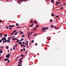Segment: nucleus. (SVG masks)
Instances as JSON below:
<instances>
[{
    "mask_svg": "<svg viewBox=\"0 0 66 66\" xmlns=\"http://www.w3.org/2000/svg\"><path fill=\"white\" fill-rule=\"evenodd\" d=\"M4 36H5V37H7V34H6V35H4Z\"/></svg>",
    "mask_w": 66,
    "mask_h": 66,
    "instance_id": "19",
    "label": "nucleus"
},
{
    "mask_svg": "<svg viewBox=\"0 0 66 66\" xmlns=\"http://www.w3.org/2000/svg\"><path fill=\"white\" fill-rule=\"evenodd\" d=\"M33 23L31 25H30V27H32L33 26V25H34L33 23Z\"/></svg>",
    "mask_w": 66,
    "mask_h": 66,
    "instance_id": "11",
    "label": "nucleus"
},
{
    "mask_svg": "<svg viewBox=\"0 0 66 66\" xmlns=\"http://www.w3.org/2000/svg\"><path fill=\"white\" fill-rule=\"evenodd\" d=\"M2 53H3V51H1L0 52V53L1 54Z\"/></svg>",
    "mask_w": 66,
    "mask_h": 66,
    "instance_id": "22",
    "label": "nucleus"
},
{
    "mask_svg": "<svg viewBox=\"0 0 66 66\" xmlns=\"http://www.w3.org/2000/svg\"><path fill=\"white\" fill-rule=\"evenodd\" d=\"M22 43H23V44H25V43H24V42H22Z\"/></svg>",
    "mask_w": 66,
    "mask_h": 66,
    "instance_id": "48",
    "label": "nucleus"
},
{
    "mask_svg": "<svg viewBox=\"0 0 66 66\" xmlns=\"http://www.w3.org/2000/svg\"><path fill=\"white\" fill-rule=\"evenodd\" d=\"M23 45H20V46H21V47Z\"/></svg>",
    "mask_w": 66,
    "mask_h": 66,
    "instance_id": "60",
    "label": "nucleus"
},
{
    "mask_svg": "<svg viewBox=\"0 0 66 66\" xmlns=\"http://www.w3.org/2000/svg\"><path fill=\"white\" fill-rule=\"evenodd\" d=\"M23 51V50L21 49V51Z\"/></svg>",
    "mask_w": 66,
    "mask_h": 66,
    "instance_id": "56",
    "label": "nucleus"
},
{
    "mask_svg": "<svg viewBox=\"0 0 66 66\" xmlns=\"http://www.w3.org/2000/svg\"><path fill=\"white\" fill-rule=\"evenodd\" d=\"M61 9H63V7H62L60 8Z\"/></svg>",
    "mask_w": 66,
    "mask_h": 66,
    "instance_id": "40",
    "label": "nucleus"
},
{
    "mask_svg": "<svg viewBox=\"0 0 66 66\" xmlns=\"http://www.w3.org/2000/svg\"><path fill=\"white\" fill-rule=\"evenodd\" d=\"M19 57H18L17 58V60H16V61H17V60H18V58H19Z\"/></svg>",
    "mask_w": 66,
    "mask_h": 66,
    "instance_id": "55",
    "label": "nucleus"
},
{
    "mask_svg": "<svg viewBox=\"0 0 66 66\" xmlns=\"http://www.w3.org/2000/svg\"><path fill=\"white\" fill-rule=\"evenodd\" d=\"M43 28V31L44 32H45L46 31L45 30H47V29H48V27H44V28Z\"/></svg>",
    "mask_w": 66,
    "mask_h": 66,
    "instance_id": "2",
    "label": "nucleus"
},
{
    "mask_svg": "<svg viewBox=\"0 0 66 66\" xmlns=\"http://www.w3.org/2000/svg\"><path fill=\"white\" fill-rule=\"evenodd\" d=\"M8 53H9V50H8Z\"/></svg>",
    "mask_w": 66,
    "mask_h": 66,
    "instance_id": "64",
    "label": "nucleus"
},
{
    "mask_svg": "<svg viewBox=\"0 0 66 66\" xmlns=\"http://www.w3.org/2000/svg\"><path fill=\"white\" fill-rule=\"evenodd\" d=\"M31 33L29 34H28V37H30V36H31Z\"/></svg>",
    "mask_w": 66,
    "mask_h": 66,
    "instance_id": "7",
    "label": "nucleus"
},
{
    "mask_svg": "<svg viewBox=\"0 0 66 66\" xmlns=\"http://www.w3.org/2000/svg\"><path fill=\"white\" fill-rule=\"evenodd\" d=\"M15 48H13V50H15Z\"/></svg>",
    "mask_w": 66,
    "mask_h": 66,
    "instance_id": "62",
    "label": "nucleus"
},
{
    "mask_svg": "<svg viewBox=\"0 0 66 66\" xmlns=\"http://www.w3.org/2000/svg\"><path fill=\"white\" fill-rule=\"evenodd\" d=\"M51 3L53 4H54V0H51Z\"/></svg>",
    "mask_w": 66,
    "mask_h": 66,
    "instance_id": "13",
    "label": "nucleus"
},
{
    "mask_svg": "<svg viewBox=\"0 0 66 66\" xmlns=\"http://www.w3.org/2000/svg\"><path fill=\"white\" fill-rule=\"evenodd\" d=\"M47 39H48L49 40H50V39H47Z\"/></svg>",
    "mask_w": 66,
    "mask_h": 66,
    "instance_id": "53",
    "label": "nucleus"
},
{
    "mask_svg": "<svg viewBox=\"0 0 66 66\" xmlns=\"http://www.w3.org/2000/svg\"><path fill=\"white\" fill-rule=\"evenodd\" d=\"M23 51H25L26 50H25V48H23Z\"/></svg>",
    "mask_w": 66,
    "mask_h": 66,
    "instance_id": "36",
    "label": "nucleus"
},
{
    "mask_svg": "<svg viewBox=\"0 0 66 66\" xmlns=\"http://www.w3.org/2000/svg\"><path fill=\"white\" fill-rule=\"evenodd\" d=\"M23 32H21L20 34H23Z\"/></svg>",
    "mask_w": 66,
    "mask_h": 66,
    "instance_id": "34",
    "label": "nucleus"
},
{
    "mask_svg": "<svg viewBox=\"0 0 66 66\" xmlns=\"http://www.w3.org/2000/svg\"><path fill=\"white\" fill-rule=\"evenodd\" d=\"M55 16V15L53 13H51V16Z\"/></svg>",
    "mask_w": 66,
    "mask_h": 66,
    "instance_id": "9",
    "label": "nucleus"
},
{
    "mask_svg": "<svg viewBox=\"0 0 66 66\" xmlns=\"http://www.w3.org/2000/svg\"><path fill=\"white\" fill-rule=\"evenodd\" d=\"M52 19L50 20V22H52Z\"/></svg>",
    "mask_w": 66,
    "mask_h": 66,
    "instance_id": "20",
    "label": "nucleus"
},
{
    "mask_svg": "<svg viewBox=\"0 0 66 66\" xmlns=\"http://www.w3.org/2000/svg\"><path fill=\"white\" fill-rule=\"evenodd\" d=\"M56 17L58 18L59 17V16L58 15V16H57V15H56Z\"/></svg>",
    "mask_w": 66,
    "mask_h": 66,
    "instance_id": "32",
    "label": "nucleus"
},
{
    "mask_svg": "<svg viewBox=\"0 0 66 66\" xmlns=\"http://www.w3.org/2000/svg\"><path fill=\"white\" fill-rule=\"evenodd\" d=\"M18 33V32H15V35H17V34Z\"/></svg>",
    "mask_w": 66,
    "mask_h": 66,
    "instance_id": "14",
    "label": "nucleus"
},
{
    "mask_svg": "<svg viewBox=\"0 0 66 66\" xmlns=\"http://www.w3.org/2000/svg\"><path fill=\"white\" fill-rule=\"evenodd\" d=\"M5 28H7V29H8L9 28V27H8L7 26H5Z\"/></svg>",
    "mask_w": 66,
    "mask_h": 66,
    "instance_id": "28",
    "label": "nucleus"
},
{
    "mask_svg": "<svg viewBox=\"0 0 66 66\" xmlns=\"http://www.w3.org/2000/svg\"><path fill=\"white\" fill-rule=\"evenodd\" d=\"M11 38V37H9L8 38V39L9 40H10V39Z\"/></svg>",
    "mask_w": 66,
    "mask_h": 66,
    "instance_id": "25",
    "label": "nucleus"
},
{
    "mask_svg": "<svg viewBox=\"0 0 66 66\" xmlns=\"http://www.w3.org/2000/svg\"><path fill=\"white\" fill-rule=\"evenodd\" d=\"M11 26H13V27H15V25H12Z\"/></svg>",
    "mask_w": 66,
    "mask_h": 66,
    "instance_id": "41",
    "label": "nucleus"
},
{
    "mask_svg": "<svg viewBox=\"0 0 66 66\" xmlns=\"http://www.w3.org/2000/svg\"><path fill=\"white\" fill-rule=\"evenodd\" d=\"M22 58H20V59L19 60V61H18V63H19V64L18 65V66H21L22 64L21 63L22 62Z\"/></svg>",
    "mask_w": 66,
    "mask_h": 66,
    "instance_id": "1",
    "label": "nucleus"
},
{
    "mask_svg": "<svg viewBox=\"0 0 66 66\" xmlns=\"http://www.w3.org/2000/svg\"><path fill=\"white\" fill-rule=\"evenodd\" d=\"M30 45H31V42H30Z\"/></svg>",
    "mask_w": 66,
    "mask_h": 66,
    "instance_id": "57",
    "label": "nucleus"
},
{
    "mask_svg": "<svg viewBox=\"0 0 66 66\" xmlns=\"http://www.w3.org/2000/svg\"><path fill=\"white\" fill-rule=\"evenodd\" d=\"M57 47H56L55 48V50H57Z\"/></svg>",
    "mask_w": 66,
    "mask_h": 66,
    "instance_id": "50",
    "label": "nucleus"
},
{
    "mask_svg": "<svg viewBox=\"0 0 66 66\" xmlns=\"http://www.w3.org/2000/svg\"><path fill=\"white\" fill-rule=\"evenodd\" d=\"M2 20H0V22L1 23L2 22Z\"/></svg>",
    "mask_w": 66,
    "mask_h": 66,
    "instance_id": "47",
    "label": "nucleus"
},
{
    "mask_svg": "<svg viewBox=\"0 0 66 66\" xmlns=\"http://www.w3.org/2000/svg\"><path fill=\"white\" fill-rule=\"evenodd\" d=\"M14 39H15L17 40H19V39H17L16 38H14Z\"/></svg>",
    "mask_w": 66,
    "mask_h": 66,
    "instance_id": "38",
    "label": "nucleus"
},
{
    "mask_svg": "<svg viewBox=\"0 0 66 66\" xmlns=\"http://www.w3.org/2000/svg\"><path fill=\"white\" fill-rule=\"evenodd\" d=\"M37 43H35V45L36 46H37Z\"/></svg>",
    "mask_w": 66,
    "mask_h": 66,
    "instance_id": "37",
    "label": "nucleus"
},
{
    "mask_svg": "<svg viewBox=\"0 0 66 66\" xmlns=\"http://www.w3.org/2000/svg\"><path fill=\"white\" fill-rule=\"evenodd\" d=\"M21 41H23V39H21Z\"/></svg>",
    "mask_w": 66,
    "mask_h": 66,
    "instance_id": "45",
    "label": "nucleus"
},
{
    "mask_svg": "<svg viewBox=\"0 0 66 66\" xmlns=\"http://www.w3.org/2000/svg\"><path fill=\"white\" fill-rule=\"evenodd\" d=\"M22 37L23 38L24 37V35H22Z\"/></svg>",
    "mask_w": 66,
    "mask_h": 66,
    "instance_id": "39",
    "label": "nucleus"
},
{
    "mask_svg": "<svg viewBox=\"0 0 66 66\" xmlns=\"http://www.w3.org/2000/svg\"><path fill=\"white\" fill-rule=\"evenodd\" d=\"M13 32H16V30H14V31H13Z\"/></svg>",
    "mask_w": 66,
    "mask_h": 66,
    "instance_id": "27",
    "label": "nucleus"
},
{
    "mask_svg": "<svg viewBox=\"0 0 66 66\" xmlns=\"http://www.w3.org/2000/svg\"><path fill=\"white\" fill-rule=\"evenodd\" d=\"M18 3L19 4H20L21 5V3H20V2L19 3Z\"/></svg>",
    "mask_w": 66,
    "mask_h": 66,
    "instance_id": "59",
    "label": "nucleus"
},
{
    "mask_svg": "<svg viewBox=\"0 0 66 66\" xmlns=\"http://www.w3.org/2000/svg\"><path fill=\"white\" fill-rule=\"evenodd\" d=\"M4 47L3 46H1L0 47V49H2Z\"/></svg>",
    "mask_w": 66,
    "mask_h": 66,
    "instance_id": "10",
    "label": "nucleus"
},
{
    "mask_svg": "<svg viewBox=\"0 0 66 66\" xmlns=\"http://www.w3.org/2000/svg\"><path fill=\"white\" fill-rule=\"evenodd\" d=\"M63 5H66V4H63Z\"/></svg>",
    "mask_w": 66,
    "mask_h": 66,
    "instance_id": "63",
    "label": "nucleus"
},
{
    "mask_svg": "<svg viewBox=\"0 0 66 66\" xmlns=\"http://www.w3.org/2000/svg\"><path fill=\"white\" fill-rule=\"evenodd\" d=\"M20 42V41H16V42Z\"/></svg>",
    "mask_w": 66,
    "mask_h": 66,
    "instance_id": "61",
    "label": "nucleus"
},
{
    "mask_svg": "<svg viewBox=\"0 0 66 66\" xmlns=\"http://www.w3.org/2000/svg\"><path fill=\"white\" fill-rule=\"evenodd\" d=\"M32 43H34V40H32V41L31 42Z\"/></svg>",
    "mask_w": 66,
    "mask_h": 66,
    "instance_id": "43",
    "label": "nucleus"
},
{
    "mask_svg": "<svg viewBox=\"0 0 66 66\" xmlns=\"http://www.w3.org/2000/svg\"><path fill=\"white\" fill-rule=\"evenodd\" d=\"M8 46H7V47H6V49H8Z\"/></svg>",
    "mask_w": 66,
    "mask_h": 66,
    "instance_id": "35",
    "label": "nucleus"
},
{
    "mask_svg": "<svg viewBox=\"0 0 66 66\" xmlns=\"http://www.w3.org/2000/svg\"><path fill=\"white\" fill-rule=\"evenodd\" d=\"M18 1H19L20 2H21L22 3V0H19Z\"/></svg>",
    "mask_w": 66,
    "mask_h": 66,
    "instance_id": "29",
    "label": "nucleus"
},
{
    "mask_svg": "<svg viewBox=\"0 0 66 66\" xmlns=\"http://www.w3.org/2000/svg\"><path fill=\"white\" fill-rule=\"evenodd\" d=\"M21 57H23V55H21Z\"/></svg>",
    "mask_w": 66,
    "mask_h": 66,
    "instance_id": "52",
    "label": "nucleus"
},
{
    "mask_svg": "<svg viewBox=\"0 0 66 66\" xmlns=\"http://www.w3.org/2000/svg\"><path fill=\"white\" fill-rule=\"evenodd\" d=\"M12 39H13V40H15V39H14V38H13Z\"/></svg>",
    "mask_w": 66,
    "mask_h": 66,
    "instance_id": "33",
    "label": "nucleus"
},
{
    "mask_svg": "<svg viewBox=\"0 0 66 66\" xmlns=\"http://www.w3.org/2000/svg\"><path fill=\"white\" fill-rule=\"evenodd\" d=\"M14 33L15 32H12V35H10V36H12L13 35V34H14Z\"/></svg>",
    "mask_w": 66,
    "mask_h": 66,
    "instance_id": "17",
    "label": "nucleus"
},
{
    "mask_svg": "<svg viewBox=\"0 0 66 66\" xmlns=\"http://www.w3.org/2000/svg\"><path fill=\"white\" fill-rule=\"evenodd\" d=\"M12 28H9V30H12Z\"/></svg>",
    "mask_w": 66,
    "mask_h": 66,
    "instance_id": "42",
    "label": "nucleus"
},
{
    "mask_svg": "<svg viewBox=\"0 0 66 66\" xmlns=\"http://www.w3.org/2000/svg\"><path fill=\"white\" fill-rule=\"evenodd\" d=\"M12 48L10 49V51H12Z\"/></svg>",
    "mask_w": 66,
    "mask_h": 66,
    "instance_id": "58",
    "label": "nucleus"
},
{
    "mask_svg": "<svg viewBox=\"0 0 66 66\" xmlns=\"http://www.w3.org/2000/svg\"><path fill=\"white\" fill-rule=\"evenodd\" d=\"M34 23H35L36 24H37V22H36V21H34Z\"/></svg>",
    "mask_w": 66,
    "mask_h": 66,
    "instance_id": "24",
    "label": "nucleus"
},
{
    "mask_svg": "<svg viewBox=\"0 0 66 66\" xmlns=\"http://www.w3.org/2000/svg\"><path fill=\"white\" fill-rule=\"evenodd\" d=\"M36 27H39V26H38V24L36 25Z\"/></svg>",
    "mask_w": 66,
    "mask_h": 66,
    "instance_id": "31",
    "label": "nucleus"
},
{
    "mask_svg": "<svg viewBox=\"0 0 66 66\" xmlns=\"http://www.w3.org/2000/svg\"><path fill=\"white\" fill-rule=\"evenodd\" d=\"M15 46L16 47H17L18 46V45L17 44H16L15 45Z\"/></svg>",
    "mask_w": 66,
    "mask_h": 66,
    "instance_id": "44",
    "label": "nucleus"
},
{
    "mask_svg": "<svg viewBox=\"0 0 66 66\" xmlns=\"http://www.w3.org/2000/svg\"><path fill=\"white\" fill-rule=\"evenodd\" d=\"M21 27H16V28H21Z\"/></svg>",
    "mask_w": 66,
    "mask_h": 66,
    "instance_id": "21",
    "label": "nucleus"
},
{
    "mask_svg": "<svg viewBox=\"0 0 66 66\" xmlns=\"http://www.w3.org/2000/svg\"><path fill=\"white\" fill-rule=\"evenodd\" d=\"M16 25L17 26H18L19 25V24L18 23H16Z\"/></svg>",
    "mask_w": 66,
    "mask_h": 66,
    "instance_id": "30",
    "label": "nucleus"
},
{
    "mask_svg": "<svg viewBox=\"0 0 66 66\" xmlns=\"http://www.w3.org/2000/svg\"><path fill=\"white\" fill-rule=\"evenodd\" d=\"M3 34L2 33H0V36H2Z\"/></svg>",
    "mask_w": 66,
    "mask_h": 66,
    "instance_id": "23",
    "label": "nucleus"
},
{
    "mask_svg": "<svg viewBox=\"0 0 66 66\" xmlns=\"http://www.w3.org/2000/svg\"><path fill=\"white\" fill-rule=\"evenodd\" d=\"M26 43H25V45H28V41H26Z\"/></svg>",
    "mask_w": 66,
    "mask_h": 66,
    "instance_id": "6",
    "label": "nucleus"
},
{
    "mask_svg": "<svg viewBox=\"0 0 66 66\" xmlns=\"http://www.w3.org/2000/svg\"><path fill=\"white\" fill-rule=\"evenodd\" d=\"M10 62V60H9V61H8L7 63H9Z\"/></svg>",
    "mask_w": 66,
    "mask_h": 66,
    "instance_id": "51",
    "label": "nucleus"
},
{
    "mask_svg": "<svg viewBox=\"0 0 66 66\" xmlns=\"http://www.w3.org/2000/svg\"><path fill=\"white\" fill-rule=\"evenodd\" d=\"M8 26L9 28H13V26Z\"/></svg>",
    "mask_w": 66,
    "mask_h": 66,
    "instance_id": "16",
    "label": "nucleus"
},
{
    "mask_svg": "<svg viewBox=\"0 0 66 66\" xmlns=\"http://www.w3.org/2000/svg\"><path fill=\"white\" fill-rule=\"evenodd\" d=\"M55 29H57V28L56 27H55Z\"/></svg>",
    "mask_w": 66,
    "mask_h": 66,
    "instance_id": "54",
    "label": "nucleus"
},
{
    "mask_svg": "<svg viewBox=\"0 0 66 66\" xmlns=\"http://www.w3.org/2000/svg\"><path fill=\"white\" fill-rule=\"evenodd\" d=\"M33 21H30V23H32V22H33Z\"/></svg>",
    "mask_w": 66,
    "mask_h": 66,
    "instance_id": "46",
    "label": "nucleus"
},
{
    "mask_svg": "<svg viewBox=\"0 0 66 66\" xmlns=\"http://www.w3.org/2000/svg\"><path fill=\"white\" fill-rule=\"evenodd\" d=\"M1 40H2V41H3L4 40H6V38H5V37H3L2 39H1Z\"/></svg>",
    "mask_w": 66,
    "mask_h": 66,
    "instance_id": "5",
    "label": "nucleus"
},
{
    "mask_svg": "<svg viewBox=\"0 0 66 66\" xmlns=\"http://www.w3.org/2000/svg\"><path fill=\"white\" fill-rule=\"evenodd\" d=\"M9 60V59H5L4 60V61H8V60Z\"/></svg>",
    "mask_w": 66,
    "mask_h": 66,
    "instance_id": "8",
    "label": "nucleus"
},
{
    "mask_svg": "<svg viewBox=\"0 0 66 66\" xmlns=\"http://www.w3.org/2000/svg\"><path fill=\"white\" fill-rule=\"evenodd\" d=\"M5 40V41H4V40L3 41V43H5L7 42V43H9L10 42V40Z\"/></svg>",
    "mask_w": 66,
    "mask_h": 66,
    "instance_id": "3",
    "label": "nucleus"
},
{
    "mask_svg": "<svg viewBox=\"0 0 66 66\" xmlns=\"http://www.w3.org/2000/svg\"><path fill=\"white\" fill-rule=\"evenodd\" d=\"M33 35H34V36H35V37H36L37 35V34H34Z\"/></svg>",
    "mask_w": 66,
    "mask_h": 66,
    "instance_id": "15",
    "label": "nucleus"
},
{
    "mask_svg": "<svg viewBox=\"0 0 66 66\" xmlns=\"http://www.w3.org/2000/svg\"><path fill=\"white\" fill-rule=\"evenodd\" d=\"M54 25H51V27H52V28H54Z\"/></svg>",
    "mask_w": 66,
    "mask_h": 66,
    "instance_id": "12",
    "label": "nucleus"
},
{
    "mask_svg": "<svg viewBox=\"0 0 66 66\" xmlns=\"http://www.w3.org/2000/svg\"><path fill=\"white\" fill-rule=\"evenodd\" d=\"M2 42V40H0V43H1Z\"/></svg>",
    "mask_w": 66,
    "mask_h": 66,
    "instance_id": "49",
    "label": "nucleus"
},
{
    "mask_svg": "<svg viewBox=\"0 0 66 66\" xmlns=\"http://www.w3.org/2000/svg\"><path fill=\"white\" fill-rule=\"evenodd\" d=\"M36 29H37V28H34V29H33V30L35 31L36 30Z\"/></svg>",
    "mask_w": 66,
    "mask_h": 66,
    "instance_id": "26",
    "label": "nucleus"
},
{
    "mask_svg": "<svg viewBox=\"0 0 66 66\" xmlns=\"http://www.w3.org/2000/svg\"><path fill=\"white\" fill-rule=\"evenodd\" d=\"M10 54H8L5 56V57H6V58H8L10 57Z\"/></svg>",
    "mask_w": 66,
    "mask_h": 66,
    "instance_id": "4",
    "label": "nucleus"
},
{
    "mask_svg": "<svg viewBox=\"0 0 66 66\" xmlns=\"http://www.w3.org/2000/svg\"><path fill=\"white\" fill-rule=\"evenodd\" d=\"M19 44H22V42H20L19 43Z\"/></svg>",
    "mask_w": 66,
    "mask_h": 66,
    "instance_id": "18",
    "label": "nucleus"
}]
</instances>
